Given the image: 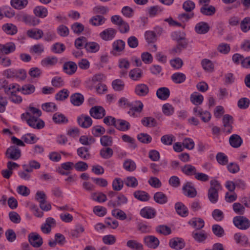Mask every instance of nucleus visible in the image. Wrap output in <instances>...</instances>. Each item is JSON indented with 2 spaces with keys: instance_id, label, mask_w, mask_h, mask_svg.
<instances>
[{
  "instance_id": "f257e3e1",
  "label": "nucleus",
  "mask_w": 250,
  "mask_h": 250,
  "mask_svg": "<svg viewBox=\"0 0 250 250\" xmlns=\"http://www.w3.org/2000/svg\"><path fill=\"white\" fill-rule=\"evenodd\" d=\"M21 119L25 120L28 125L34 128L38 129L42 128L44 126V122L42 120H38L37 117L32 116L29 112L23 113L21 115Z\"/></svg>"
},
{
  "instance_id": "f03ea898",
  "label": "nucleus",
  "mask_w": 250,
  "mask_h": 250,
  "mask_svg": "<svg viewBox=\"0 0 250 250\" xmlns=\"http://www.w3.org/2000/svg\"><path fill=\"white\" fill-rule=\"evenodd\" d=\"M233 223L237 228L246 230L250 227V221L245 216H237L233 218Z\"/></svg>"
},
{
  "instance_id": "7ed1b4c3",
  "label": "nucleus",
  "mask_w": 250,
  "mask_h": 250,
  "mask_svg": "<svg viewBox=\"0 0 250 250\" xmlns=\"http://www.w3.org/2000/svg\"><path fill=\"white\" fill-rule=\"evenodd\" d=\"M18 20L24 22L25 24L35 26L40 22V20L36 17L24 14L18 16Z\"/></svg>"
},
{
  "instance_id": "20e7f679",
  "label": "nucleus",
  "mask_w": 250,
  "mask_h": 250,
  "mask_svg": "<svg viewBox=\"0 0 250 250\" xmlns=\"http://www.w3.org/2000/svg\"><path fill=\"white\" fill-rule=\"evenodd\" d=\"M143 242L148 248L152 249H156L160 244V241L154 235H147L144 237Z\"/></svg>"
},
{
  "instance_id": "39448f33",
  "label": "nucleus",
  "mask_w": 250,
  "mask_h": 250,
  "mask_svg": "<svg viewBox=\"0 0 250 250\" xmlns=\"http://www.w3.org/2000/svg\"><path fill=\"white\" fill-rule=\"evenodd\" d=\"M5 155L8 159L17 160L21 156V150L17 146H11L7 149Z\"/></svg>"
},
{
  "instance_id": "423d86ee",
  "label": "nucleus",
  "mask_w": 250,
  "mask_h": 250,
  "mask_svg": "<svg viewBox=\"0 0 250 250\" xmlns=\"http://www.w3.org/2000/svg\"><path fill=\"white\" fill-rule=\"evenodd\" d=\"M233 123V118L229 114H226L223 118V131L227 134H229L232 132Z\"/></svg>"
},
{
  "instance_id": "0eeeda50",
  "label": "nucleus",
  "mask_w": 250,
  "mask_h": 250,
  "mask_svg": "<svg viewBox=\"0 0 250 250\" xmlns=\"http://www.w3.org/2000/svg\"><path fill=\"white\" fill-rule=\"evenodd\" d=\"M89 114L93 118L100 119L105 115V110L101 106H95L90 108Z\"/></svg>"
},
{
  "instance_id": "6e6552de",
  "label": "nucleus",
  "mask_w": 250,
  "mask_h": 250,
  "mask_svg": "<svg viewBox=\"0 0 250 250\" xmlns=\"http://www.w3.org/2000/svg\"><path fill=\"white\" fill-rule=\"evenodd\" d=\"M183 190L185 195L194 198L197 195V191L192 183L190 182H187L183 187Z\"/></svg>"
},
{
  "instance_id": "1a4fd4ad",
  "label": "nucleus",
  "mask_w": 250,
  "mask_h": 250,
  "mask_svg": "<svg viewBox=\"0 0 250 250\" xmlns=\"http://www.w3.org/2000/svg\"><path fill=\"white\" fill-rule=\"evenodd\" d=\"M28 240L30 244L34 248H39L43 243L41 236L36 232L30 233L28 235Z\"/></svg>"
},
{
  "instance_id": "9d476101",
  "label": "nucleus",
  "mask_w": 250,
  "mask_h": 250,
  "mask_svg": "<svg viewBox=\"0 0 250 250\" xmlns=\"http://www.w3.org/2000/svg\"><path fill=\"white\" fill-rule=\"evenodd\" d=\"M157 214L156 210L150 207H145L142 208L140 212V215L145 218H154Z\"/></svg>"
},
{
  "instance_id": "9b49d317",
  "label": "nucleus",
  "mask_w": 250,
  "mask_h": 250,
  "mask_svg": "<svg viewBox=\"0 0 250 250\" xmlns=\"http://www.w3.org/2000/svg\"><path fill=\"white\" fill-rule=\"evenodd\" d=\"M116 30L112 28H107L100 33V38L105 41L113 40L115 37Z\"/></svg>"
},
{
  "instance_id": "f8f14e48",
  "label": "nucleus",
  "mask_w": 250,
  "mask_h": 250,
  "mask_svg": "<svg viewBox=\"0 0 250 250\" xmlns=\"http://www.w3.org/2000/svg\"><path fill=\"white\" fill-rule=\"evenodd\" d=\"M193 112L195 115L200 117L201 120L205 123H207L210 120V113L207 111H204L202 108L198 106H196L193 108Z\"/></svg>"
},
{
  "instance_id": "ddd939ff",
  "label": "nucleus",
  "mask_w": 250,
  "mask_h": 250,
  "mask_svg": "<svg viewBox=\"0 0 250 250\" xmlns=\"http://www.w3.org/2000/svg\"><path fill=\"white\" fill-rule=\"evenodd\" d=\"M77 122L80 126L84 128L89 127L92 124L91 118L89 116L83 114L78 117Z\"/></svg>"
},
{
  "instance_id": "4468645a",
  "label": "nucleus",
  "mask_w": 250,
  "mask_h": 250,
  "mask_svg": "<svg viewBox=\"0 0 250 250\" xmlns=\"http://www.w3.org/2000/svg\"><path fill=\"white\" fill-rule=\"evenodd\" d=\"M169 246L172 249L179 250L185 247V243L181 238H174L169 240Z\"/></svg>"
},
{
  "instance_id": "2eb2a0df",
  "label": "nucleus",
  "mask_w": 250,
  "mask_h": 250,
  "mask_svg": "<svg viewBox=\"0 0 250 250\" xmlns=\"http://www.w3.org/2000/svg\"><path fill=\"white\" fill-rule=\"evenodd\" d=\"M210 27L207 22L201 21L197 23L195 26V32L199 34H205L208 33Z\"/></svg>"
},
{
  "instance_id": "dca6fc26",
  "label": "nucleus",
  "mask_w": 250,
  "mask_h": 250,
  "mask_svg": "<svg viewBox=\"0 0 250 250\" xmlns=\"http://www.w3.org/2000/svg\"><path fill=\"white\" fill-rule=\"evenodd\" d=\"M77 69V65L76 63L73 62H65L63 65V71L69 75L74 74Z\"/></svg>"
},
{
  "instance_id": "f3484780",
  "label": "nucleus",
  "mask_w": 250,
  "mask_h": 250,
  "mask_svg": "<svg viewBox=\"0 0 250 250\" xmlns=\"http://www.w3.org/2000/svg\"><path fill=\"white\" fill-rule=\"evenodd\" d=\"M66 242L65 237L62 234L58 233L55 235V240L50 241L48 245L51 247H55L58 243L60 245H63Z\"/></svg>"
},
{
  "instance_id": "a211bd4d",
  "label": "nucleus",
  "mask_w": 250,
  "mask_h": 250,
  "mask_svg": "<svg viewBox=\"0 0 250 250\" xmlns=\"http://www.w3.org/2000/svg\"><path fill=\"white\" fill-rule=\"evenodd\" d=\"M71 103L75 106H80L84 102L83 96L79 93L73 94L70 97Z\"/></svg>"
},
{
  "instance_id": "6ab92c4d",
  "label": "nucleus",
  "mask_w": 250,
  "mask_h": 250,
  "mask_svg": "<svg viewBox=\"0 0 250 250\" xmlns=\"http://www.w3.org/2000/svg\"><path fill=\"white\" fill-rule=\"evenodd\" d=\"M130 127L129 122L122 119H116L115 127L122 131L128 130Z\"/></svg>"
},
{
  "instance_id": "aec40b11",
  "label": "nucleus",
  "mask_w": 250,
  "mask_h": 250,
  "mask_svg": "<svg viewBox=\"0 0 250 250\" xmlns=\"http://www.w3.org/2000/svg\"><path fill=\"white\" fill-rule=\"evenodd\" d=\"M135 93L140 96H145L149 92L148 86L144 83L137 84L135 88Z\"/></svg>"
},
{
  "instance_id": "412c9836",
  "label": "nucleus",
  "mask_w": 250,
  "mask_h": 250,
  "mask_svg": "<svg viewBox=\"0 0 250 250\" xmlns=\"http://www.w3.org/2000/svg\"><path fill=\"white\" fill-rule=\"evenodd\" d=\"M156 95L159 99L166 100L170 96L169 89L165 87L159 88L156 91Z\"/></svg>"
},
{
  "instance_id": "4be33fe9",
  "label": "nucleus",
  "mask_w": 250,
  "mask_h": 250,
  "mask_svg": "<svg viewBox=\"0 0 250 250\" xmlns=\"http://www.w3.org/2000/svg\"><path fill=\"white\" fill-rule=\"evenodd\" d=\"M134 197L137 200L142 202L148 201L150 196L148 193L143 190H136L133 192Z\"/></svg>"
},
{
  "instance_id": "5701e85b",
  "label": "nucleus",
  "mask_w": 250,
  "mask_h": 250,
  "mask_svg": "<svg viewBox=\"0 0 250 250\" xmlns=\"http://www.w3.org/2000/svg\"><path fill=\"white\" fill-rule=\"evenodd\" d=\"M27 35L29 38L38 40L42 38L43 32L41 29L36 28L28 30Z\"/></svg>"
},
{
  "instance_id": "b1692460",
  "label": "nucleus",
  "mask_w": 250,
  "mask_h": 250,
  "mask_svg": "<svg viewBox=\"0 0 250 250\" xmlns=\"http://www.w3.org/2000/svg\"><path fill=\"white\" fill-rule=\"evenodd\" d=\"M125 43L122 40L115 41L112 43V52L120 53L124 51Z\"/></svg>"
},
{
  "instance_id": "393cba45",
  "label": "nucleus",
  "mask_w": 250,
  "mask_h": 250,
  "mask_svg": "<svg viewBox=\"0 0 250 250\" xmlns=\"http://www.w3.org/2000/svg\"><path fill=\"white\" fill-rule=\"evenodd\" d=\"M16 47L14 43L9 42L5 44H0V53L8 54L15 50Z\"/></svg>"
},
{
  "instance_id": "a878e982",
  "label": "nucleus",
  "mask_w": 250,
  "mask_h": 250,
  "mask_svg": "<svg viewBox=\"0 0 250 250\" xmlns=\"http://www.w3.org/2000/svg\"><path fill=\"white\" fill-rule=\"evenodd\" d=\"M175 208L177 213L182 217L188 215V208L181 202H177L175 205Z\"/></svg>"
},
{
  "instance_id": "bb28decb",
  "label": "nucleus",
  "mask_w": 250,
  "mask_h": 250,
  "mask_svg": "<svg viewBox=\"0 0 250 250\" xmlns=\"http://www.w3.org/2000/svg\"><path fill=\"white\" fill-rule=\"evenodd\" d=\"M181 170L187 176H195L197 172L196 168L190 164L185 165L184 166L182 167H181Z\"/></svg>"
},
{
  "instance_id": "cd10ccee",
  "label": "nucleus",
  "mask_w": 250,
  "mask_h": 250,
  "mask_svg": "<svg viewBox=\"0 0 250 250\" xmlns=\"http://www.w3.org/2000/svg\"><path fill=\"white\" fill-rule=\"evenodd\" d=\"M229 142L231 146L238 148L241 145L242 140L239 135L233 134L229 137Z\"/></svg>"
},
{
  "instance_id": "c85d7f7f",
  "label": "nucleus",
  "mask_w": 250,
  "mask_h": 250,
  "mask_svg": "<svg viewBox=\"0 0 250 250\" xmlns=\"http://www.w3.org/2000/svg\"><path fill=\"white\" fill-rule=\"evenodd\" d=\"M188 223L197 229H201L205 225L204 220L201 218H193Z\"/></svg>"
},
{
  "instance_id": "c756f323",
  "label": "nucleus",
  "mask_w": 250,
  "mask_h": 250,
  "mask_svg": "<svg viewBox=\"0 0 250 250\" xmlns=\"http://www.w3.org/2000/svg\"><path fill=\"white\" fill-rule=\"evenodd\" d=\"M154 200L158 204H165L167 203L168 199L167 195L162 192H157L154 195Z\"/></svg>"
},
{
  "instance_id": "7c9ffc66",
  "label": "nucleus",
  "mask_w": 250,
  "mask_h": 250,
  "mask_svg": "<svg viewBox=\"0 0 250 250\" xmlns=\"http://www.w3.org/2000/svg\"><path fill=\"white\" fill-rule=\"evenodd\" d=\"M126 246L132 250H144L142 244L135 240H129L126 242Z\"/></svg>"
},
{
  "instance_id": "2f4dec72",
  "label": "nucleus",
  "mask_w": 250,
  "mask_h": 250,
  "mask_svg": "<svg viewBox=\"0 0 250 250\" xmlns=\"http://www.w3.org/2000/svg\"><path fill=\"white\" fill-rule=\"evenodd\" d=\"M192 236L196 241L202 243L208 238V234L205 231L197 232L194 231L192 233Z\"/></svg>"
},
{
  "instance_id": "473e14b6",
  "label": "nucleus",
  "mask_w": 250,
  "mask_h": 250,
  "mask_svg": "<svg viewBox=\"0 0 250 250\" xmlns=\"http://www.w3.org/2000/svg\"><path fill=\"white\" fill-rule=\"evenodd\" d=\"M3 30L7 34L13 35L17 33L18 29L16 25L12 23H6L2 26Z\"/></svg>"
},
{
  "instance_id": "72a5a7b5",
  "label": "nucleus",
  "mask_w": 250,
  "mask_h": 250,
  "mask_svg": "<svg viewBox=\"0 0 250 250\" xmlns=\"http://www.w3.org/2000/svg\"><path fill=\"white\" fill-rule=\"evenodd\" d=\"M58 62L56 57H47L42 60L41 63L42 66L47 67L55 65Z\"/></svg>"
},
{
  "instance_id": "f704fd0d",
  "label": "nucleus",
  "mask_w": 250,
  "mask_h": 250,
  "mask_svg": "<svg viewBox=\"0 0 250 250\" xmlns=\"http://www.w3.org/2000/svg\"><path fill=\"white\" fill-rule=\"evenodd\" d=\"M40 167V164L35 160L30 161L29 162L28 165H22V167L24 170H25L27 171L31 172L33 171V169H39Z\"/></svg>"
},
{
  "instance_id": "c9c22d12",
  "label": "nucleus",
  "mask_w": 250,
  "mask_h": 250,
  "mask_svg": "<svg viewBox=\"0 0 250 250\" xmlns=\"http://www.w3.org/2000/svg\"><path fill=\"white\" fill-rule=\"evenodd\" d=\"M34 14L40 18H44L48 14V10L46 8L42 6L36 7L33 10Z\"/></svg>"
},
{
  "instance_id": "e433bc0d",
  "label": "nucleus",
  "mask_w": 250,
  "mask_h": 250,
  "mask_svg": "<svg viewBox=\"0 0 250 250\" xmlns=\"http://www.w3.org/2000/svg\"><path fill=\"white\" fill-rule=\"evenodd\" d=\"M105 18L101 15L93 16L89 20V23L93 26H100L105 21Z\"/></svg>"
},
{
  "instance_id": "4c0bfd02",
  "label": "nucleus",
  "mask_w": 250,
  "mask_h": 250,
  "mask_svg": "<svg viewBox=\"0 0 250 250\" xmlns=\"http://www.w3.org/2000/svg\"><path fill=\"white\" fill-rule=\"evenodd\" d=\"M78 155L83 160H87L90 157L89 149L86 147H79L77 150Z\"/></svg>"
},
{
  "instance_id": "58836bf2",
  "label": "nucleus",
  "mask_w": 250,
  "mask_h": 250,
  "mask_svg": "<svg viewBox=\"0 0 250 250\" xmlns=\"http://www.w3.org/2000/svg\"><path fill=\"white\" fill-rule=\"evenodd\" d=\"M53 122L58 124H66L68 122L67 118L62 114L57 112L55 113L52 117Z\"/></svg>"
},
{
  "instance_id": "ea45409f",
  "label": "nucleus",
  "mask_w": 250,
  "mask_h": 250,
  "mask_svg": "<svg viewBox=\"0 0 250 250\" xmlns=\"http://www.w3.org/2000/svg\"><path fill=\"white\" fill-rule=\"evenodd\" d=\"M20 86L17 83H11L7 84L6 88H5V93L7 95H12L16 94L18 91H20Z\"/></svg>"
},
{
  "instance_id": "a19ab883",
  "label": "nucleus",
  "mask_w": 250,
  "mask_h": 250,
  "mask_svg": "<svg viewBox=\"0 0 250 250\" xmlns=\"http://www.w3.org/2000/svg\"><path fill=\"white\" fill-rule=\"evenodd\" d=\"M113 155V151L110 147H104L100 151V156L104 159H108Z\"/></svg>"
},
{
  "instance_id": "79ce46f5",
  "label": "nucleus",
  "mask_w": 250,
  "mask_h": 250,
  "mask_svg": "<svg viewBox=\"0 0 250 250\" xmlns=\"http://www.w3.org/2000/svg\"><path fill=\"white\" fill-rule=\"evenodd\" d=\"M100 45L96 42H87L84 46L86 50L90 53H96L100 49Z\"/></svg>"
},
{
  "instance_id": "37998d69",
  "label": "nucleus",
  "mask_w": 250,
  "mask_h": 250,
  "mask_svg": "<svg viewBox=\"0 0 250 250\" xmlns=\"http://www.w3.org/2000/svg\"><path fill=\"white\" fill-rule=\"evenodd\" d=\"M191 102L196 105L201 104L204 100L203 96L197 92H194L191 94L190 97Z\"/></svg>"
},
{
  "instance_id": "c03bdc74",
  "label": "nucleus",
  "mask_w": 250,
  "mask_h": 250,
  "mask_svg": "<svg viewBox=\"0 0 250 250\" xmlns=\"http://www.w3.org/2000/svg\"><path fill=\"white\" fill-rule=\"evenodd\" d=\"M171 79L175 83H181L185 81L186 76L183 73L176 72L172 75Z\"/></svg>"
},
{
  "instance_id": "a18cd8bd",
  "label": "nucleus",
  "mask_w": 250,
  "mask_h": 250,
  "mask_svg": "<svg viewBox=\"0 0 250 250\" xmlns=\"http://www.w3.org/2000/svg\"><path fill=\"white\" fill-rule=\"evenodd\" d=\"M84 231L83 227L81 225H77L74 229L70 232V237L72 238H76L80 236V234Z\"/></svg>"
},
{
  "instance_id": "49530a36",
  "label": "nucleus",
  "mask_w": 250,
  "mask_h": 250,
  "mask_svg": "<svg viewBox=\"0 0 250 250\" xmlns=\"http://www.w3.org/2000/svg\"><path fill=\"white\" fill-rule=\"evenodd\" d=\"M209 200L212 203H215L218 200V190L209 188L208 193Z\"/></svg>"
},
{
  "instance_id": "de8ad7c7",
  "label": "nucleus",
  "mask_w": 250,
  "mask_h": 250,
  "mask_svg": "<svg viewBox=\"0 0 250 250\" xmlns=\"http://www.w3.org/2000/svg\"><path fill=\"white\" fill-rule=\"evenodd\" d=\"M27 4V0H11L12 6L17 9H22L25 7Z\"/></svg>"
},
{
  "instance_id": "09e8293b",
  "label": "nucleus",
  "mask_w": 250,
  "mask_h": 250,
  "mask_svg": "<svg viewBox=\"0 0 250 250\" xmlns=\"http://www.w3.org/2000/svg\"><path fill=\"white\" fill-rule=\"evenodd\" d=\"M141 123L143 125L146 127H154L157 125L156 120L151 117H144L141 120Z\"/></svg>"
},
{
  "instance_id": "8fccbe9b",
  "label": "nucleus",
  "mask_w": 250,
  "mask_h": 250,
  "mask_svg": "<svg viewBox=\"0 0 250 250\" xmlns=\"http://www.w3.org/2000/svg\"><path fill=\"white\" fill-rule=\"evenodd\" d=\"M215 11V8L212 5H203L200 8L201 13L206 16L213 15Z\"/></svg>"
},
{
  "instance_id": "3c124183",
  "label": "nucleus",
  "mask_w": 250,
  "mask_h": 250,
  "mask_svg": "<svg viewBox=\"0 0 250 250\" xmlns=\"http://www.w3.org/2000/svg\"><path fill=\"white\" fill-rule=\"evenodd\" d=\"M201 64L203 69L207 72H212L214 70V64L208 59H204L201 62Z\"/></svg>"
},
{
  "instance_id": "603ef678",
  "label": "nucleus",
  "mask_w": 250,
  "mask_h": 250,
  "mask_svg": "<svg viewBox=\"0 0 250 250\" xmlns=\"http://www.w3.org/2000/svg\"><path fill=\"white\" fill-rule=\"evenodd\" d=\"M20 91L23 94L29 95L33 93L35 91V87L34 85L31 84H26L20 87Z\"/></svg>"
},
{
  "instance_id": "864d4df0",
  "label": "nucleus",
  "mask_w": 250,
  "mask_h": 250,
  "mask_svg": "<svg viewBox=\"0 0 250 250\" xmlns=\"http://www.w3.org/2000/svg\"><path fill=\"white\" fill-rule=\"evenodd\" d=\"M155 231L159 234L167 235L171 233L170 228L166 225H159L156 227Z\"/></svg>"
},
{
  "instance_id": "5fc2aeb1",
  "label": "nucleus",
  "mask_w": 250,
  "mask_h": 250,
  "mask_svg": "<svg viewBox=\"0 0 250 250\" xmlns=\"http://www.w3.org/2000/svg\"><path fill=\"white\" fill-rule=\"evenodd\" d=\"M142 71L139 68H134L130 71L129 76L134 81H138L142 76Z\"/></svg>"
},
{
  "instance_id": "6e6d98bb",
  "label": "nucleus",
  "mask_w": 250,
  "mask_h": 250,
  "mask_svg": "<svg viewBox=\"0 0 250 250\" xmlns=\"http://www.w3.org/2000/svg\"><path fill=\"white\" fill-rule=\"evenodd\" d=\"M100 143L104 147H110L113 144V139L110 136L104 135L100 138Z\"/></svg>"
},
{
  "instance_id": "4d7b16f0",
  "label": "nucleus",
  "mask_w": 250,
  "mask_h": 250,
  "mask_svg": "<svg viewBox=\"0 0 250 250\" xmlns=\"http://www.w3.org/2000/svg\"><path fill=\"white\" fill-rule=\"evenodd\" d=\"M43 110L46 112H53L57 110V106L56 104L52 102H49L43 104L42 105Z\"/></svg>"
},
{
  "instance_id": "13d9d810",
  "label": "nucleus",
  "mask_w": 250,
  "mask_h": 250,
  "mask_svg": "<svg viewBox=\"0 0 250 250\" xmlns=\"http://www.w3.org/2000/svg\"><path fill=\"white\" fill-rule=\"evenodd\" d=\"M112 86L114 90L121 91L124 89L125 83L120 79H116L112 82Z\"/></svg>"
},
{
  "instance_id": "bf43d9fd",
  "label": "nucleus",
  "mask_w": 250,
  "mask_h": 250,
  "mask_svg": "<svg viewBox=\"0 0 250 250\" xmlns=\"http://www.w3.org/2000/svg\"><path fill=\"white\" fill-rule=\"evenodd\" d=\"M69 96V91L67 89H63L59 91L55 95V99L58 101H64Z\"/></svg>"
},
{
  "instance_id": "052dcab7",
  "label": "nucleus",
  "mask_w": 250,
  "mask_h": 250,
  "mask_svg": "<svg viewBox=\"0 0 250 250\" xmlns=\"http://www.w3.org/2000/svg\"><path fill=\"white\" fill-rule=\"evenodd\" d=\"M123 167L128 171H133L136 168V164L130 159L125 161L124 163Z\"/></svg>"
},
{
  "instance_id": "680f3d73",
  "label": "nucleus",
  "mask_w": 250,
  "mask_h": 250,
  "mask_svg": "<svg viewBox=\"0 0 250 250\" xmlns=\"http://www.w3.org/2000/svg\"><path fill=\"white\" fill-rule=\"evenodd\" d=\"M91 131L95 137H99L105 133V129L101 125H95L92 128Z\"/></svg>"
},
{
  "instance_id": "e2e57ef3",
  "label": "nucleus",
  "mask_w": 250,
  "mask_h": 250,
  "mask_svg": "<svg viewBox=\"0 0 250 250\" xmlns=\"http://www.w3.org/2000/svg\"><path fill=\"white\" fill-rule=\"evenodd\" d=\"M0 14H2V19L4 16L7 18H11L15 15L14 11L10 7H3L0 10Z\"/></svg>"
},
{
  "instance_id": "0e129e2a",
  "label": "nucleus",
  "mask_w": 250,
  "mask_h": 250,
  "mask_svg": "<svg viewBox=\"0 0 250 250\" xmlns=\"http://www.w3.org/2000/svg\"><path fill=\"white\" fill-rule=\"evenodd\" d=\"M125 183L128 187L135 188L138 185L137 179L134 176H129L126 178Z\"/></svg>"
},
{
  "instance_id": "69168bd1",
  "label": "nucleus",
  "mask_w": 250,
  "mask_h": 250,
  "mask_svg": "<svg viewBox=\"0 0 250 250\" xmlns=\"http://www.w3.org/2000/svg\"><path fill=\"white\" fill-rule=\"evenodd\" d=\"M92 199L99 203L104 202L107 200L106 195L101 192L93 193Z\"/></svg>"
},
{
  "instance_id": "338daca9",
  "label": "nucleus",
  "mask_w": 250,
  "mask_h": 250,
  "mask_svg": "<svg viewBox=\"0 0 250 250\" xmlns=\"http://www.w3.org/2000/svg\"><path fill=\"white\" fill-rule=\"evenodd\" d=\"M162 111L165 115L170 116L173 114L174 108L171 104L167 103L163 105Z\"/></svg>"
},
{
  "instance_id": "774afa93",
  "label": "nucleus",
  "mask_w": 250,
  "mask_h": 250,
  "mask_svg": "<svg viewBox=\"0 0 250 250\" xmlns=\"http://www.w3.org/2000/svg\"><path fill=\"white\" fill-rule=\"evenodd\" d=\"M240 27L242 31L244 32H247L250 29V17H246L240 23Z\"/></svg>"
}]
</instances>
